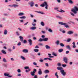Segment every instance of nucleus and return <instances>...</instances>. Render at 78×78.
Masks as SVG:
<instances>
[{
	"label": "nucleus",
	"mask_w": 78,
	"mask_h": 78,
	"mask_svg": "<svg viewBox=\"0 0 78 78\" xmlns=\"http://www.w3.org/2000/svg\"><path fill=\"white\" fill-rule=\"evenodd\" d=\"M45 65H46L47 67H48V63H45Z\"/></svg>",
	"instance_id": "64"
},
{
	"label": "nucleus",
	"mask_w": 78,
	"mask_h": 78,
	"mask_svg": "<svg viewBox=\"0 0 78 78\" xmlns=\"http://www.w3.org/2000/svg\"><path fill=\"white\" fill-rule=\"evenodd\" d=\"M59 24V25H64L65 27H66V28H69V27L68 25L67 24V23H63L62 22H58Z\"/></svg>",
	"instance_id": "2"
},
{
	"label": "nucleus",
	"mask_w": 78,
	"mask_h": 78,
	"mask_svg": "<svg viewBox=\"0 0 78 78\" xmlns=\"http://www.w3.org/2000/svg\"><path fill=\"white\" fill-rule=\"evenodd\" d=\"M48 56H49V58H53V56H51V54H50L49 53L48 54Z\"/></svg>",
	"instance_id": "43"
},
{
	"label": "nucleus",
	"mask_w": 78,
	"mask_h": 78,
	"mask_svg": "<svg viewBox=\"0 0 78 78\" xmlns=\"http://www.w3.org/2000/svg\"><path fill=\"white\" fill-rule=\"evenodd\" d=\"M8 50L9 51H10V52H11V51H12V50H11V49L10 48L8 49Z\"/></svg>",
	"instance_id": "55"
},
{
	"label": "nucleus",
	"mask_w": 78,
	"mask_h": 78,
	"mask_svg": "<svg viewBox=\"0 0 78 78\" xmlns=\"http://www.w3.org/2000/svg\"><path fill=\"white\" fill-rule=\"evenodd\" d=\"M41 25L42 26H44V22H41Z\"/></svg>",
	"instance_id": "39"
},
{
	"label": "nucleus",
	"mask_w": 78,
	"mask_h": 78,
	"mask_svg": "<svg viewBox=\"0 0 78 78\" xmlns=\"http://www.w3.org/2000/svg\"><path fill=\"white\" fill-rule=\"evenodd\" d=\"M20 19H26V17L25 16H21L20 17Z\"/></svg>",
	"instance_id": "30"
},
{
	"label": "nucleus",
	"mask_w": 78,
	"mask_h": 78,
	"mask_svg": "<svg viewBox=\"0 0 78 78\" xmlns=\"http://www.w3.org/2000/svg\"><path fill=\"white\" fill-rule=\"evenodd\" d=\"M32 25L34 27H36V24L35 23H33L32 24Z\"/></svg>",
	"instance_id": "40"
},
{
	"label": "nucleus",
	"mask_w": 78,
	"mask_h": 78,
	"mask_svg": "<svg viewBox=\"0 0 78 78\" xmlns=\"http://www.w3.org/2000/svg\"><path fill=\"white\" fill-rule=\"evenodd\" d=\"M24 69L26 70H27V69H29V67H28V66H26L24 67Z\"/></svg>",
	"instance_id": "36"
},
{
	"label": "nucleus",
	"mask_w": 78,
	"mask_h": 78,
	"mask_svg": "<svg viewBox=\"0 0 78 78\" xmlns=\"http://www.w3.org/2000/svg\"><path fill=\"white\" fill-rule=\"evenodd\" d=\"M70 14L71 15V16H74L75 15L73 13H72L71 12H70Z\"/></svg>",
	"instance_id": "52"
},
{
	"label": "nucleus",
	"mask_w": 78,
	"mask_h": 78,
	"mask_svg": "<svg viewBox=\"0 0 78 78\" xmlns=\"http://www.w3.org/2000/svg\"><path fill=\"white\" fill-rule=\"evenodd\" d=\"M66 47L68 49H69V50H71V48H70V46L68 45L66 46Z\"/></svg>",
	"instance_id": "25"
},
{
	"label": "nucleus",
	"mask_w": 78,
	"mask_h": 78,
	"mask_svg": "<svg viewBox=\"0 0 78 78\" xmlns=\"http://www.w3.org/2000/svg\"><path fill=\"white\" fill-rule=\"evenodd\" d=\"M36 71H37L36 69H34V71L33 72H36Z\"/></svg>",
	"instance_id": "61"
},
{
	"label": "nucleus",
	"mask_w": 78,
	"mask_h": 78,
	"mask_svg": "<svg viewBox=\"0 0 78 78\" xmlns=\"http://www.w3.org/2000/svg\"><path fill=\"white\" fill-rule=\"evenodd\" d=\"M38 45H40L41 46H42V45H43V44H42V43H39Z\"/></svg>",
	"instance_id": "58"
},
{
	"label": "nucleus",
	"mask_w": 78,
	"mask_h": 78,
	"mask_svg": "<svg viewBox=\"0 0 78 78\" xmlns=\"http://www.w3.org/2000/svg\"><path fill=\"white\" fill-rule=\"evenodd\" d=\"M57 69L58 70H63V69L62 67H58L57 68Z\"/></svg>",
	"instance_id": "20"
},
{
	"label": "nucleus",
	"mask_w": 78,
	"mask_h": 78,
	"mask_svg": "<svg viewBox=\"0 0 78 78\" xmlns=\"http://www.w3.org/2000/svg\"><path fill=\"white\" fill-rule=\"evenodd\" d=\"M63 51H64V50L62 48L58 50V51L59 53H61V52H62Z\"/></svg>",
	"instance_id": "18"
},
{
	"label": "nucleus",
	"mask_w": 78,
	"mask_h": 78,
	"mask_svg": "<svg viewBox=\"0 0 78 78\" xmlns=\"http://www.w3.org/2000/svg\"><path fill=\"white\" fill-rule=\"evenodd\" d=\"M34 51H35V52H38L39 51V50L37 49H34Z\"/></svg>",
	"instance_id": "29"
},
{
	"label": "nucleus",
	"mask_w": 78,
	"mask_h": 78,
	"mask_svg": "<svg viewBox=\"0 0 78 78\" xmlns=\"http://www.w3.org/2000/svg\"><path fill=\"white\" fill-rule=\"evenodd\" d=\"M7 33H8V31L6 30H5L4 32V34L6 35L7 34Z\"/></svg>",
	"instance_id": "22"
},
{
	"label": "nucleus",
	"mask_w": 78,
	"mask_h": 78,
	"mask_svg": "<svg viewBox=\"0 0 78 78\" xmlns=\"http://www.w3.org/2000/svg\"><path fill=\"white\" fill-rule=\"evenodd\" d=\"M48 31H49V32H50V33H52V32L53 31H52V30H51V29H49Z\"/></svg>",
	"instance_id": "37"
},
{
	"label": "nucleus",
	"mask_w": 78,
	"mask_h": 78,
	"mask_svg": "<svg viewBox=\"0 0 78 78\" xmlns=\"http://www.w3.org/2000/svg\"><path fill=\"white\" fill-rule=\"evenodd\" d=\"M27 40H24V41H23V43H24V44H25V43H27Z\"/></svg>",
	"instance_id": "56"
},
{
	"label": "nucleus",
	"mask_w": 78,
	"mask_h": 78,
	"mask_svg": "<svg viewBox=\"0 0 78 78\" xmlns=\"http://www.w3.org/2000/svg\"><path fill=\"white\" fill-rule=\"evenodd\" d=\"M30 70H31V69H29L28 70H26L25 72L27 73H28V72H29V71H30Z\"/></svg>",
	"instance_id": "32"
},
{
	"label": "nucleus",
	"mask_w": 78,
	"mask_h": 78,
	"mask_svg": "<svg viewBox=\"0 0 78 78\" xmlns=\"http://www.w3.org/2000/svg\"><path fill=\"white\" fill-rule=\"evenodd\" d=\"M23 15H24V13H23L20 12L18 14V16H23Z\"/></svg>",
	"instance_id": "21"
},
{
	"label": "nucleus",
	"mask_w": 78,
	"mask_h": 78,
	"mask_svg": "<svg viewBox=\"0 0 78 78\" xmlns=\"http://www.w3.org/2000/svg\"><path fill=\"white\" fill-rule=\"evenodd\" d=\"M62 33H66V31L65 30H62Z\"/></svg>",
	"instance_id": "63"
},
{
	"label": "nucleus",
	"mask_w": 78,
	"mask_h": 78,
	"mask_svg": "<svg viewBox=\"0 0 78 78\" xmlns=\"http://www.w3.org/2000/svg\"><path fill=\"white\" fill-rule=\"evenodd\" d=\"M30 29H31V30H34L36 29V27H32Z\"/></svg>",
	"instance_id": "28"
},
{
	"label": "nucleus",
	"mask_w": 78,
	"mask_h": 78,
	"mask_svg": "<svg viewBox=\"0 0 78 78\" xmlns=\"http://www.w3.org/2000/svg\"><path fill=\"white\" fill-rule=\"evenodd\" d=\"M16 33L17 35V36H19V35H20V34H19V32H16Z\"/></svg>",
	"instance_id": "50"
},
{
	"label": "nucleus",
	"mask_w": 78,
	"mask_h": 78,
	"mask_svg": "<svg viewBox=\"0 0 78 78\" xmlns=\"http://www.w3.org/2000/svg\"><path fill=\"white\" fill-rule=\"evenodd\" d=\"M56 17H57V18H58V19H62V17L59 16H56Z\"/></svg>",
	"instance_id": "23"
},
{
	"label": "nucleus",
	"mask_w": 78,
	"mask_h": 78,
	"mask_svg": "<svg viewBox=\"0 0 78 78\" xmlns=\"http://www.w3.org/2000/svg\"><path fill=\"white\" fill-rule=\"evenodd\" d=\"M67 42H69L71 41V39L70 38H69L67 40Z\"/></svg>",
	"instance_id": "33"
},
{
	"label": "nucleus",
	"mask_w": 78,
	"mask_h": 78,
	"mask_svg": "<svg viewBox=\"0 0 78 78\" xmlns=\"http://www.w3.org/2000/svg\"><path fill=\"white\" fill-rule=\"evenodd\" d=\"M49 72H50V71L48 70H45L44 71V73H49Z\"/></svg>",
	"instance_id": "15"
},
{
	"label": "nucleus",
	"mask_w": 78,
	"mask_h": 78,
	"mask_svg": "<svg viewBox=\"0 0 78 78\" xmlns=\"http://www.w3.org/2000/svg\"><path fill=\"white\" fill-rule=\"evenodd\" d=\"M69 53V51H66V54H68V53Z\"/></svg>",
	"instance_id": "60"
},
{
	"label": "nucleus",
	"mask_w": 78,
	"mask_h": 78,
	"mask_svg": "<svg viewBox=\"0 0 78 78\" xmlns=\"http://www.w3.org/2000/svg\"><path fill=\"white\" fill-rule=\"evenodd\" d=\"M34 78H37V76L36 75H35Z\"/></svg>",
	"instance_id": "62"
},
{
	"label": "nucleus",
	"mask_w": 78,
	"mask_h": 78,
	"mask_svg": "<svg viewBox=\"0 0 78 78\" xmlns=\"http://www.w3.org/2000/svg\"><path fill=\"white\" fill-rule=\"evenodd\" d=\"M59 12H65V11L62 10L61 9L60 11H58Z\"/></svg>",
	"instance_id": "42"
},
{
	"label": "nucleus",
	"mask_w": 78,
	"mask_h": 78,
	"mask_svg": "<svg viewBox=\"0 0 78 78\" xmlns=\"http://www.w3.org/2000/svg\"><path fill=\"white\" fill-rule=\"evenodd\" d=\"M33 64L35 66H36V65H37V63H36L35 62H33Z\"/></svg>",
	"instance_id": "53"
},
{
	"label": "nucleus",
	"mask_w": 78,
	"mask_h": 78,
	"mask_svg": "<svg viewBox=\"0 0 78 78\" xmlns=\"http://www.w3.org/2000/svg\"><path fill=\"white\" fill-rule=\"evenodd\" d=\"M17 72L18 73H20V72H21V71H20V69H19L17 70Z\"/></svg>",
	"instance_id": "46"
},
{
	"label": "nucleus",
	"mask_w": 78,
	"mask_h": 78,
	"mask_svg": "<svg viewBox=\"0 0 78 78\" xmlns=\"http://www.w3.org/2000/svg\"><path fill=\"white\" fill-rule=\"evenodd\" d=\"M66 65H64L63 64L62 65V66L63 67H66Z\"/></svg>",
	"instance_id": "54"
},
{
	"label": "nucleus",
	"mask_w": 78,
	"mask_h": 78,
	"mask_svg": "<svg viewBox=\"0 0 78 78\" xmlns=\"http://www.w3.org/2000/svg\"><path fill=\"white\" fill-rule=\"evenodd\" d=\"M63 61L65 63H67V58L66 57H64L63 58Z\"/></svg>",
	"instance_id": "8"
},
{
	"label": "nucleus",
	"mask_w": 78,
	"mask_h": 78,
	"mask_svg": "<svg viewBox=\"0 0 78 78\" xmlns=\"http://www.w3.org/2000/svg\"><path fill=\"white\" fill-rule=\"evenodd\" d=\"M73 47L75 48H76V46H75V42H73Z\"/></svg>",
	"instance_id": "19"
},
{
	"label": "nucleus",
	"mask_w": 78,
	"mask_h": 78,
	"mask_svg": "<svg viewBox=\"0 0 78 78\" xmlns=\"http://www.w3.org/2000/svg\"><path fill=\"white\" fill-rule=\"evenodd\" d=\"M18 6L19 5H17L13 4V7L16 8V7H18Z\"/></svg>",
	"instance_id": "27"
},
{
	"label": "nucleus",
	"mask_w": 78,
	"mask_h": 78,
	"mask_svg": "<svg viewBox=\"0 0 78 78\" xmlns=\"http://www.w3.org/2000/svg\"><path fill=\"white\" fill-rule=\"evenodd\" d=\"M45 47L46 49H50V47L48 46V45H46L45 46Z\"/></svg>",
	"instance_id": "17"
},
{
	"label": "nucleus",
	"mask_w": 78,
	"mask_h": 78,
	"mask_svg": "<svg viewBox=\"0 0 78 78\" xmlns=\"http://www.w3.org/2000/svg\"><path fill=\"white\" fill-rule=\"evenodd\" d=\"M39 70L38 71V73L39 75H42V70L41 69H39Z\"/></svg>",
	"instance_id": "10"
},
{
	"label": "nucleus",
	"mask_w": 78,
	"mask_h": 78,
	"mask_svg": "<svg viewBox=\"0 0 78 78\" xmlns=\"http://www.w3.org/2000/svg\"><path fill=\"white\" fill-rule=\"evenodd\" d=\"M43 61V60L41 58H40V62H42Z\"/></svg>",
	"instance_id": "48"
},
{
	"label": "nucleus",
	"mask_w": 78,
	"mask_h": 78,
	"mask_svg": "<svg viewBox=\"0 0 78 78\" xmlns=\"http://www.w3.org/2000/svg\"><path fill=\"white\" fill-rule=\"evenodd\" d=\"M48 38H40L38 40L39 42H42V41H48Z\"/></svg>",
	"instance_id": "4"
},
{
	"label": "nucleus",
	"mask_w": 78,
	"mask_h": 78,
	"mask_svg": "<svg viewBox=\"0 0 78 78\" xmlns=\"http://www.w3.org/2000/svg\"><path fill=\"white\" fill-rule=\"evenodd\" d=\"M60 45L61 47H64V44L63 43H61L60 44Z\"/></svg>",
	"instance_id": "34"
},
{
	"label": "nucleus",
	"mask_w": 78,
	"mask_h": 78,
	"mask_svg": "<svg viewBox=\"0 0 78 78\" xmlns=\"http://www.w3.org/2000/svg\"><path fill=\"white\" fill-rule=\"evenodd\" d=\"M41 37L42 38H44L45 37V36L44 35H43L41 36Z\"/></svg>",
	"instance_id": "57"
},
{
	"label": "nucleus",
	"mask_w": 78,
	"mask_h": 78,
	"mask_svg": "<svg viewBox=\"0 0 78 78\" xmlns=\"http://www.w3.org/2000/svg\"><path fill=\"white\" fill-rule=\"evenodd\" d=\"M40 6H41V7H44V6H45V8L47 9H48V5L47 4V2H44L42 4H41L40 5Z\"/></svg>",
	"instance_id": "1"
},
{
	"label": "nucleus",
	"mask_w": 78,
	"mask_h": 78,
	"mask_svg": "<svg viewBox=\"0 0 78 78\" xmlns=\"http://www.w3.org/2000/svg\"><path fill=\"white\" fill-rule=\"evenodd\" d=\"M21 76V74L20 73H18V74L17 75V76Z\"/></svg>",
	"instance_id": "49"
},
{
	"label": "nucleus",
	"mask_w": 78,
	"mask_h": 78,
	"mask_svg": "<svg viewBox=\"0 0 78 78\" xmlns=\"http://www.w3.org/2000/svg\"><path fill=\"white\" fill-rule=\"evenodd\" d=\"M21 58L22 59H23V60H25V58L23 56H21Z\"/></svg>",
	"instance_id": "35"
},
{
	"label": "nucleus",
	"mask_w": 78,
	"mask_h": 78,
	"mask_svg": "<svg viewBox=\"0 0 78 78\" xmlns=\"http://www.w3.org/2000/svg\"><path fill=\"white\" fill-rule=\"evenodd\" d=\"M55 44L57 45H58L59 44V41H57L55 42Z\"/></svg>",
	"instance_id": "26"
},
{
	"label": "nucleus",
	"mask_w": 78,
	"mask_h": 78,
	"mask_svg": "<svg viewBox=\"0 0 78 78\" xmlns=\"http://www.w3.org/2000/svg\"><path fill=\"white\" fill-rule=\"evenodd\" d=\"M28 41H29V43L30 45H32V40L31 39H29L28 40Z\"/></svg>",
	"instance_id": "11"
},
{
	"label": "nucleus",
	"mask_w": 78,
	"mask_h": 78,
	"mask_svg": "<svg viewBox=\"0 0 78 78\" xmlns=\"http://www.w3.org/2000/svg\"><path fill=\"white\" fill-rule=\"evenodd\" d=\"M9 6H10V7H13V5H9Z\"/></svg>",
	"instance_id": "59"
},
{
	"label": "nucleus",
	"mask_w": 78,
	"mask_h": 78,
	"mask_svg": "<svg viewBox=\"0 0 78 78\" xmlns=\"http://www.w3.org/2000/svg\"><path fill=\"white\" fill-rule=\"evenodd\" d=\"M52 55H53V56H57V54H56V53L55 52H53L52 53Z\"/></svg>",
	"instance_id": "31"
},
{
	"label": "nucleus",
	"mask_w": 78,
	"mask_h": 78,
	"mask_svg": "<svg viewBox=\"0 0 78 78\" xmlns=\"http://www.w3.org/2000/svg\"><path fill=\"white\" fill-rule=\"evenodd\" d=\"M21 45V42H19L18 44L17 45L18 46H20Z\"/></svg>",
	"instance_id": "47"
},
{
	"label": "nucleus",
	"mask_w": 78,
	"mask_h": 78,
	"mask_svg": "<svg viewBox=\"0 0 78 78\" xmlns=\"http://www.w3.org/2000/svg\"><path fill=\"white\" fill-rule=\"evenodd\" d=\"M20 39V41L21 42H23V38L22 36H20L19 37Z\"/></svg>",
	"instance_id": "16"
},
{
	"label": "nucleus",
	"mask_w": 78,
	"mask_h": 78,
	"mask_svg": "<svg viewBox=\"0 0 78 78\" xmlns=\"http://www.w3.org/2000/svg\"><path fill=\"white\" fill-rule=\"evenodd\" d=\"M55 76H56L57 78H59V76H58V75H57V72L55 73Z\"/></svg>",
	"instance_id": "41"
},
{
	"label": "nucleus",
	"mask_w": 78,
	"mask_h": 78,
	"mask_svg": "<svg viewBox=\"0 0 78 78\" xmlns=\"http://www.w3.org/2000/svg\"><path fill=\"white\" fill-rule=\"evenodd\" d=\"M78 11V8L76 6L74 7V9H73L71 10V11L73 12L74 14H76V11Z\"/></svg>",
	"instance_id": "3"
},
{
	"label": "nucleus",
	"mask_w": 78,
	"mask_h": 78,
	"mask_svg": "<svg viewBox=\"0 0 78 78\" xmlns=\"http://www.w3.org/2000/svg\"><path fill=\"white\" fill-rule=\"evenodd\" d=\"M36 73V72H31L30 73V74H31V75L32 76H34V74Z\"/></svg>",
	"instance_id": "12"
},
{
	"label": "nucleus",
	"mask_w": 78,
	"mask_h": 78,
	"mask_svg": "<svg viewBox=\"0 0 78 78\" xmlns=\"http://www.w3.org/2000/svg\"><path fill=\"white\" fill-rule=\"evenodd\" d=\"M60 72H61V74H62L63 76H66V73L64 72V70H60Z\"/></svg>",
	"instance_id": "5"
},
{
	"label": "nucleus",
	"mask_w": 78,
	"mask_h": 78,
	"mask_svg": "<svg viewBox=\"0 0 78 78\" xmlns=\"http://www.w3.org/2000/svg\"><path fill=\"white\" fill-rule=\"evenodd\" d=\"M57 66H58V67H60V66H61V63H58V64H57Z\"/></svg>",
	"instance_id": "44"
},
{
	"label": "nucleus",
	"mask_w": 78,
	"mask_h": 78,
	"mask_svg": "<svg viewBox=\"0 0 78 78\" xmlns=\"http://www.w3.org/2000/svg\"><path fill=\"white\" fill-rule=\"evenodd\" d=\"M23 53H28V51L27 49H24L23 50Z\"/></svg>",
	"instance_id": "13"
},
{
	"label": "nucleus",
	"mask_w": 78,
	"mask_h": 78,
	"mask_svg": "<svg viewBox=\"0 0 78 78\" xmlns=\"http://www.w3.org/2000/svg\"><path fill=\"white\" fill-rule=\"evenodd\" d=\"M4 76H8L9 78H11L12 77V76H9V74L7 73H4Z\"/></svg>",
	"instance_id": "6"
},
{
	"label": "nucleus",
	"mask_w": 78,
	"mask_h": 78,
	"mask_svg": "<svg viewBox=\"0 0 78 78\" xmlns=\"http://www.w3.org/2000/svg\"><path fill=\"white\" fill-rule=\"evenodd\" d=\"M29 4L30 5L31 7L33 6L34 5V2H32L29 3Z\"/></svg>",
	"instance_id": "7"
},
{
	"label": "nucleus",
	"mask_w": 78,
	"mask_h": 78,
	"mask_svg": "<svg viewBox=\"0 0 78 78\" xmlns=\"http://www.w3.org/2000/svg\"><path fill=\"white\" fill-rule=\"evenodd\" d=\"M3 62H7L5 58H3Z\"/></svg>",
	"instance_id": "38"
},
{
	"label": "nucleus",
	"mask_w": 78,
	"mask_h": 78,
	"mask_svg": "<svg viewBox=\"0 0 78 78\" xmlns=\"http://www.w3.org/2000/svg\"><path fill=\"white\" fill-rule=\"evenodd\" d=\"M67 33L68 34H73V32L71 31H69L67 32Z\"/></svg>",
	"instance_id": "9"
},
{
	"label": "nucleus",
	"mask_w": 78,
	"mask_h": 78,
	"mask_svg": "<svg viewBox=\"0 0 78 78\" xmlns=\"http://www.w3.org/2000/svg\"><path fill=\"white\" fill-rule=\"evenodd\" d=\"M35 48H39V47L38 45H37L35 46Z\"/></svg>",
	"instance_id": "51"
},
{
	"label": "nucleus",
	"mask_w": 78,
	"mask_h": 78,
	"mask_svg": "<svg viewBox=\"0 0 78 78\" xmlns=\"http://www.w3.org/2000/svg\"><path fill=\"white\" fill-rule=\"evenodd\" d=\"M35 12H38V13H40L41 14H43V12H38L35 11Z\"/></svg>",
	"instance_id": "45"
},
{
	"label": "nucleus",
	"mask_w": 78,
	"mask_h": 78,
	"mask_svg": "<svg viewBox=\"0 0 78 78\" xmlns=\"http://www.w3.org/2000/svg\"><path fill=\"white\" fill-rule=\"evenodd\" d=\"M1 52H2V53H3V54H6V52L4 50H2L1 51Z\"/></svg>",
	"instance_id": "24"
},
{
	"label": "nucleus",
	"mask_w": 78,
	"mask_h": 78,
	"mask_svg": "<svg viewBox=\"0 0 78 78\" xmlns=\"http://www.w3.org/2000/svg\"><path fill=\"white\" fill-rule=\"evenodd\" d=\"M64 1H66V0H68V1H69V3L70 4H73V1H72V0H64Z\"/></svg>",
	"instance_id": "14"
}]
</instances>
